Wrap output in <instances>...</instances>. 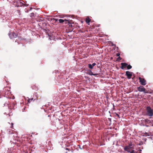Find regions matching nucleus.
I'll return each mask as SVG.
<instances>
[{"mask_svg":"<svg viewBox=\"0 0 153 153\" xmlns=\"http://www.w3.org/2000/svg\"><path fill=\"white\" fill-rule=\"evenodd\" d=\"M126 75L127 76L128 78L129 79L131 77L132 73L129 71H126Z\"/></svg>","mask_w":153,"mask_h":153,"instance_id":"nucleus-6","label":"nucleus"},{"mask_svg":"<svg viewBox=\"0 0 153 153\" xmlns=\"http://www.w3.org/2000/svg\"><path fill=\"white\" fill-rule=\"evenodd\" d=\"M64 22L63 23V24H71V23L70 22V21L68 20H66V19H64Z\"/></svg>","mask_w":153,"mask_h":153,"instance_id":"nucleus-10","label":"nucleus"},{"mask_svg":"<svg viewBox=\"0 0 153 153\" xmlns=\"http://www.w3.org/2000/svg\"><path fill=\"white\" fill-rule=\"evenodd\" d=\"M146 111L149 116H153V110L150 107L147 106L146 107Z\"/></svg>","mask_w":153,"mask_h":153,"instance_id":"nucleus-2","label":"nucleus"},{"mask_svg":"<svg viewBox=\"0 0 153 153\" xmlns=\"http://www.w3.org/2000/svg\"><path fill=\"white\" fill-rule=\"evenodd\" d=\"M150 135L149 133H148L146 132L145 133H144L143 136H149Z\"/></svg>","mask_w":153,"mask_h":153,"instance_id":"nucleus-14","label":"nucleus"},{"mask_svg":"<svg viewBox=\"0 0 153 153\" xmlns=\"http://www.w3.org/2000/svg\"><path fill=\"white\" fill-rule=\"evenodd\" d=\"M116 115L119 118H120V116L118 114H116Z\"/></svg>","mask_w":153,"mask_h":153,"instance_id":"nucleus-20","label":"nucleus"},{"mask_svg":"<svg viewBox=\"0 0 153 153\" xmlns=\"http://www.w3.org/2000/svg\"><path fill=\"white\" fill-rule=\"evenodd\" d=\"M120 53H117L116 54V56H120Z\"/></svg>","mask_w":153,"mask_h":153,"instance_id":"nucleus-19","label":"nucleus"},{"mask_svg":"<svg viewBox=\"0 0 153 153\" xmlns=\"http://www.w3.org/2000/svg\"><path fill=\"white\" fill-rule=\"evenodd\" d=\"M127 68L128 69H129L132 68V66L130 65H128L127 66Z\"/></svg>","mask_w":153,"mask_h":153,"instance_id":"nucleus-13","label":"nucleus"},{"mask_svg":"<svg viewBox=\"0 0 153 153\" xmlns=\"http://www.w3.org/2000/svg\"><path fill=\"white\" fill-rule=\"evenodd\" d=\"M88 67L89 68L91 69H92L93 67L92 66V65L91 64H88Z\"/></svg>","mask_w":153,"mask_h":153,"instance_id":"nucleus-12","label":"nucleus"},{"mask_svg":"<svg viewBox=\"0 0 153 153\" xmlns=\"http://www.w3.org/2000/svg\"><path fill=\"white\" fill-rule=\"evenodd\" d=\"M33 98H32L31 99H29L28 100H27L28 102V103H30V101H32L33 100Z\"/></svg>","mask_w":153,"mask_h":153,"instance_id":"nucleus-15","label":"nucleus"},{"mask_svg":"<svg viewBox=\"0 0 153 153\" xmlns=\"http://www.w3.org/2000/svg\"><path fill=\"white\" fill-rule=\"evenodd\" d=\"M15 137H17V136H15Z\"/></svg>","mask_w":153,"mask_h":153,"instance_id":"nucleus-24","label":"nucleus"},{"mask_svg":"<svg viewBox=\"0 0 153 153\" xmlns=\"http://www.w3.org/2000/svg\"><path fill=\"white\" fill-rule=\"evenodd\" d=\"M98 75V74H94V75H93L96 76H97V75Z\"/></svg>","mask_w":153,"mask_h":153,"instance_id":"nucleus-21","label":"nucleus"},{"mask_svg":"<svg viewBox=\"0 0 153 153\" xmlns=\"http://www.w3.org/2000/svg\"><path fill=\"white\" fill-rule=\"evenodd\" d=\"M9 36L11 39L13 38H15L17 37V34L13 32H12L9 34Z\"/></svg>","mask_w":153,"mask_h":153,"instance_id":"nucleus-5","label":"nucleus"},{"mask_svg":"<svg viewBox=\"0 0 153 153\" xmlns=\"http://www.w3.org/2000/svg\"><path fill=\"white\" fill-rule=\"evenodd\" d=\"M122 58H121L120 56H119L117 58V61H119Z\"/></svg>","mask_w":153,"mask_h":153,"instance_id":"nucleus-16","label":"nucleus"},{"mask_svg":"<svg viewBox=\"0 0 153 153\" xmlns=\"http://www.w3.org/2000/svg\"><path fill=\"white\" fill-rule=\"evenodd\" d=\"M53 19L55 21V22H57L58 21H59V23H61V24L63 23L64 21V19H57L53 18Z\"/></svg>","mask_w":153,"mask_h":153,"instance_id":"nucleus-8","label":"nucleus"},{"mask_svg":"<svg viewBox=\"0 0 153 153\" xmlns=\"http://www.w3.org/2000/svg\"><path fill=\"white\" fill-rule=\"evenodd\" d=\"M65 149L66 150H68L69 151V149L68 148H66Z\"/></svg>","mask_w":153,"mask_h":153,"instance_id":"nucleus-22","label":"nucleus"},{"mask_svg":"<svg viewBox=\"0 0 153 153\" xmlns=\"http://www.w3.org/2000/svg\"><path fill=\"white\" fill-rule=\"evenodd\" d=\"M91 65L93 67H94L96 65V64L95 63H94L92 64H91Z\"/></svg>","mask_w":153,"mask_h":153,"instance_id":"nucleus-17","label":"nucleus"},{"mask_svg":"<svg viewBox=\"0 0 153 153\" xmlns=\"http://www.w3.org/2000/svg\"><path fill=\"white\" fill-rule=\"evenodd\" d=\"M91 21V19L89 18V17H86L85 20V22L87 24L89 25V23Z\"/></svg>","mask_w":153,"mask_h":153,"instance_id":"nucleus-9","label":"nucleus"},{"mask_svg":"<svg viewBox=\"0 0 153 153\" xmlns=\"http://www.w3.org/2000/svg\"><path fill=\"white\" fill-rule=\"evenodd\" d=\"M133 145L131 143H129L127 146H126L124 147V149L125 151H127L128 152L130 153H135L133 149H132L131 150H130V149H134Z\"/></svg>","mask_w":153,"mask_h":153,"instance_id":"nucleus-1","label":"nucleus"},{"mask_svg":"<svg viewBox=\"0 0 153 153\" xmlns=\"http://www.w3.org/2000/svg\"><path fill=\"white\" fill-rule=\"evenodd\" d=\"M32 9V8L31 7V8H30V10H31V9Z\"/></svg>","mask_w":153,"mask_h":153,"instance_id":"nucleus-23","label":"nucleus"},{"mask_svg":"<svg viewBox=\"0 0 153 153\" xmlns=\"http://www.w3.org/2000/svg\"><path fill=\"white\" fill-rule=\"evenodd\" d=\"M11 128H13V123H12L11 124Z\"/></svg>","mask_w":153,"mask_h":153,"instance_id":"nucleus-18","label":"nucleus"},{"mask_svg":"<svg viewBox=\"0 0 153 153\" xmlns=\"http://www.w3.org/2000/svg\"><path fill=\"white\" fill-rule=\"evenodd\" d=\"M138 79L139 80L140 83L142 85H145L146 84V80L144 78L139 77Z\"/></svg>","mask_w":153,"mask_h":153,"instance_id":"nucleus-3","label":"nucleus"},{"mask_svg":"<svg viewBox=\"0 0 153 153\" xmlns=\"http://www.w3.org/2000/svg\"><path fill=\"white\" fill-rule=\"evenodd\" d=\"M137 89L140 92H143L145 93H148V92L146 91V89L145 88H144V87L142 86H141L139 87H137Z\"/></svg>","mask_w":153,"mask_h":153,"instance_id":"nucleus-4","label":"nucleus"},{"mask_svg":"<svg viewBox=\"0 0 153 153\" xmlns=\"http://www.w3.org/2000/svg\"><path fill=\"white\" fill-rule=\"evenodd\" d=\"M88 72H89L88 73V74H89V75H94V74L91 70L89 71Z\"/></svg>","mask_w":153,"mask_h":153,"instance_id":"nucleus-11","label":"nucleus"},{"mask_svg":"<svg viewBox=\"0 0 153 153\" xmlns=\"http://www.w3.org/2000/svg\"><path fill=\"white\" fill-rule=\"evenodd\" d=\"M121 66L120 67V68L124 70L125 68L127 67L128 64L126 62H122L121 63Z\"/></svg>","mask_w":153,"mask_h":153,"instance_id":"nucleus-7","label":"nucleus"}]
</instances>
